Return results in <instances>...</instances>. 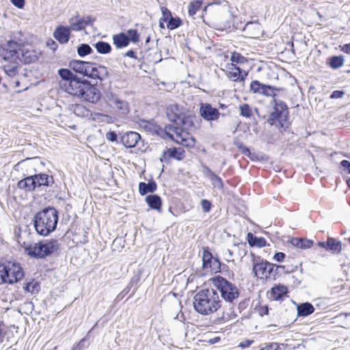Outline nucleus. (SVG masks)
Returning <instances> with one entry per match:
<instances>
[{
    "label": "nucleus",
    "instance_id": "19",
    "mask_svg": "<svg viewBox=\"0 0 350 350\" xmlns=\"http://www.w3.org/2000/svg\"><path fill=\"white\" fill-rule=\"evenodd\" d=\"M167 154L169 158L175 159L178 161L183 160L185 157V151L182 147H174L167 148L163 152V156L160 158L161 162L166 161V155Z\"/></svg>",
    "mask_w": 350,
    "mask_h": 350
},
{
    "label": "nucleus",
    "instance_id": "52",
    "mask_svg": "<svg viewBox=\"0 0 350 350\" xmlns=\"http://www.w3.org/2000/svg\"><path fill=\"white\" fill-rule=\"evenodd\" d=\"M162 17L161 21L167 22L172 17L171 11L165 7H161Z\"/></svg>",
    "mask_w": 350,
    "mask_h": 350
},
{
    "label": "nucleus",
    "instance_id": "64",
    "mask_svg": "<svg viewBox=\"0 0 350 350\" xmlns=\"http://www.w3.org/2000/svg\"><path fill=\"white\" fill-rule=\"evenodd\" d=\"M341 51L345 53L350 54V42L345 44L341 47Z\"/></svg>",
    "mask_w": 350,
    "mask_h": 350
},
{
    "label": "nucleus",
    "instance_id": "51",
    "mask_svg": "<svg viewBox=\"0 0 350 350\" xmlns=\"http://www.w3.org/2000/svg\"><path fill=\"white\" fill-rule=\"evenodd\" d=\"M234 144L241 152L242 154L248 157H250L251 152L250 149L247 146H244L242 142L239 141H234Z\"/></svg>",
    "mask_w": 350,
    "mask_h": 350
},
{
    "label": "nucleus",
    "instance_id": "36",
    "mask_svg": "<svg viewBox=\"0 0 350 350\" xmlns=\"http://www.w3.org/2000/svg\"><path fill=\"white\" fill-rule=\"evenodd\" d=\"M345 58L342 55L332 56L328 59L327 64L333 69H338L344 64Z\"/></svg>",
    "mask_w": 350,
    "mask_h": 350
},
{
    "label": "nucleus",
    "instance_id": "4",
    "mask_svg": "<svg viewBox=\"0 0 350 350\" xmlns=\"http://www.w3.org/2000/svg\"><path fill=\"white\" fill-rule=\"evenodd\" d=\"M273 106V111L267 122L271 125H275L278 129H285L287 126L286 123L289 117L288 107L283 100L274 98L271 101Z\"/></svg>",
    "mask_w": 350,
    "mask_h": 350
},
{
    "label": "nucleus",
    "instance_id": "21",
    "mask_svg": "<svg viewBox=\"0 0 350 350\" xmlns=\"http://www.w3.org/2000/svg\"><path fill=\"white\" fill-rule=\"evenodd\" d=\"M58 74L61 77V80L59 82V85L62 90L66 87L68 83H69L71 80H74L76 77H77V75L73 74V72L68 68L59 69Z\"/></svg>",
    "mask_w": 350,
    "mask_h": 350
},
{
    "label": "nucleus",
    "instance_id": "46",
    "mask_svg": "<svg viewBox=\"0 0 350 350\" xmlns=\"http://www.w3.org/2000/svg\"><path fill=\"white\" fill-rule=\"evenodd\" d=\"M202 1L196 0L189 3L188 7V12L189 16H192L195 15L197 11L201 8Z\"/></svg>",
    "mask_w": 350,
    "mask_h": 350
},
{
    "label": "nucleus",
    "instance_id": "23",
    "mask_svg": "<svg viewBox=\"0 0 350 350\" xmlns=\"http://www.w3.org/2000/svg\"><path fill=\"white\" fill-rule=\"evenodd\" d=\"M167 116L168 119L172 122H174L176 126H178L181 118L183 116V114L182 112H180L178 106L177 105L171 106L170 108L167 109Z\"/></svg>",
    "mask_w": 350,
    "mask_h": 350
},
{
    "label": "nucleus",
    "instance_id": "45",
    "mask_svg": "<svg viewBox=\"0 0 350 350\" xmlns=\"http://www.w3.org/2000/svg\"><path fill=\"white\" fill-rule=\"evenodd\" d=\"M183 24L182 20L179 17H172L170 20L167 22V27L170 30H173L178 28Z\"/></svg>",
    "mask_w": 350,
    "mask_h": 350
},
{
    "label": "nucleus",
    "instance_id": "32",
    "mask_svg": "<svg viewBox=\"0 0 350 350\" xmlns=\"http://www.w3.org/2000/svg\"><path fill=\"white\" fill-rule=\"evenodd\" d=\"M327 251H331L333 253H340L342 250L341 243L340 241L334 238H328L326 243Z\"/></svg>",
    "mask_w": 350,
    "mask_h": 350
},
{
    "label": "nucleus",
    "instance_id": "1",
    "mask_svg": "<svg viewBox=\"0 0 350 350\" xmlns=\"http://www.w3.org/2000/svg\"><path fill=\"white\" fill-rule=\"evenodd\" d=\"M221 300L216 290L205 288L199 291L193 297L194 310L202 315H209L221 307Z\"/></svg>",
    "mask_w": 350,
    "mask_h": 350
},
{
    "label": "nucleus",
    "instance_id": "53",
    "mask_svg": "<svg viewBox=\"0 0 350 350\" xmlns=\"http://www.w3.org/2000/svg\"><path fill=\"white\" fill-rule=\"evenodd\" d=\"M106 97L109 105L111 107H113L120 100L116 95L112 93L107 94Z\"/></svg>",
    "mask_w": 350,
    "mask_h": 350
},
{
    "label": "nucleus",
    "instance_id": "56",
    "mask_svg": "<svg viewBox=\"0 0 350 350\" xmlns=\"http://www.w3.org/2000/svg\"><path fill=\"white\" fill-rule=\"evenodd\" d=\"M266 350H283L280 347V345L277 342H270L265 347Z\"/></svg>",
    "mask_w": 350,
    "mask_h": 350
},
{
    "label": "nucleus",
    "instance_id": "49",
    "mask_svg": "<svg viewBox=\"0 0 350 350\" xmlns=\"http://www.w3.org/2000/svg\"><path fill=\"white\" fill-rule=\"evenodd\" d=\"M273 273H274V280L275 279L276 276L282 272L284 273H291L294 271V269L291 268L289 269L288 267H286L285 265H277L275 264V267L273 268Z\"/></svg>",
    "mask_w": 350,
    "mask_h": 350
},
{
    "label": "nucleus",
    "instance_id": "7",
    "mask_svg": "<svg viewBox=\"0 0 350 350\" xmlns=\"http://www.w3.org/2000/svg\"><path fill=\"white\" fill-rule=\"evenodd\" d=\"M165 129L174 131L177 137H180L181 145L186 147H193L195 145V139L193 137L186 139L182 136L181 133L183 130L193 131L198 129V126L195 123V117L183 114L178 126L169 125Z\"/></svg>",
    "mask_w": 350,
    "mask_h": 350
},
{
    "label": "nucleus",
    "instance_id": "22",
    "mask_svg": "<svg viewBox=\"0 0 350 350\" xmlns=\"http://www.w3.org/2000/svg\"><path fill=\"white\" fill-rule=\"evenodd\" d=\"M35 178L36 185L37 187H51L54 184V178L53 176L49 175L45 173H39L33 175Z\"/></svg>",
    "mask_w": 350,
    "mask_h": 350
},
{
    "label": "nucleus",
    "instance_id": "39",
    "mask_svg": "<svg viewBox=\"0 0 350 350\" xmlns=\"http://www.w3.org/2000/svg\"><path fill=\"white\" fill-rule=\"evenodd\" d=\"M213 258L214 257L210 252L209 248L208 247H204L202 253V267L204 269H207L208 265H209Z\"/></svg>",
    "mask_w": 350,
    "mask_h": 350
},
{
    "label": "nucleus",
    "instance_id": "48",
    "mask_svg": "<svg viewBox=\"0 0 350 350\" xmlns=\"http://www.w3.org/2000/svg\"><path fill=\"white\" fill-rule=\"evenodd\" d=\"M207 269H209L211 271L217 273L220 271L221 262L217 258H214L213 260L208 265Z\"/></svg>",
    "mask_w": 350,
    "mask_h": 350
},
{
    "label": "nucleus",
    "instance_id": "16",
    "mask_svg": "<svg viewBox=\"0 0 350 350\" xmlns=\"http://www.w3.org/2000/svg\"><path fill=\"white\" fill-rule=\"evenodd\" d=\"M141 135L135 131H127L122 134L120 140L122 144L126 148H134L141 141Z\"/></svg>",
    "mask_w": 350,
    "mask_h": 350
},
{
    "label": "nucleus",
    "instance_id": "13",
    "mask_svg": "<svg viewBox=\"0 0 350 350\" xmlns=\"http://www.w3.org/2000/svg\"><path fill=\"white\" fill-rule=\"evenodd\" d=\"M199 113L204 120L208 122L217 120L221 115L217 108L213 107L211 104L208 103L200 104ZM221 116H225V114H221Z\"/></svg>",
    "mask_w": 350,
    "mask_h": 350
},
{
    "label": "nucleus",
    "instance_id": "59",
    "mask_svg": "<svg viewBox=\"0 0 350 350\" xmlns=\"http://www.w3.org/2000/svg\"><path fill=\"white\" fill-rule=\"evenodd\" d=\"M345 94V92L342 90H335L332 92L330 98H342Z\"/></svg>",
    "mask_w": 350,
    "mask_h": 350
},
{
    "label": "nucleus",
    "instance_id": "60",
    "mask_svg": "<svg viewBox=\"0 0 350 350\" xmlns=\"http://www.w3.org/2000/svg\"><path fill=\"white\" fill-rule=\"evenodd\" d=\"M340 166L344 170H346L348 174H350V161L348 160H342L340 163Z\"/></svg>",
    "mask_w": 350,
    "mask_h": 350
},
{
    "label": "nucleus",
    "instance_id": "34",
    "mask_svg": "<svg viewBox=\"0 0 350 350\" xmlns=\"http://www.w3.org/2000/svg\"><path fill=\"white\" fill-rule=\"evenodd\" d=\"M140 127L151 133H157L160 130V127L152 121L141 120L139 122Z\"/></svg>",
    "mask_w": 350,
    "mask_h": 350
},
{
    "label": "nucleus",
    "instance_id": "47",
    "mask_svg": "<svg viewBox=\"0 0 350 350\" xmlns=\"http://www.w3.org/2000/svg\"><path fill=\"white\" fill-rule=\"evenodd\" d=\"M90 346V342L87 336L83 338L78 343L75 344L71 350H85Z\"/></svg>",
    "mask_w": 350,
    "mask_h": 350
},
{
    "label": "nucleus",
    "instance_id": "25",
    "mask_svg": "<svg viewBox=\"0 0 350 350\" xmlns=\"http://www.w3.org/2000/svg\"><path fill=\"white\" fill-rule=\"evenodd\" d=\"M290 243L295 247L306 250L309 249L313 245V241L306 238H292Z\"/></svg>",
    "mask_w": 350,
    "mask_h": 350
},
{
    "label": "nucleus",
    "instance_id": "27",
    "mask_svg": "<svg viewBox=\"0 0 350 350\" xmlns=\"http://www.w3.org/2000/svg\"><path fill=\"white\" fill-rule=\"evenodd\" d=\"M157 185L153 180H150L148 183L141 182L139 183V192L142 196H144L148 193H153L157 190Z\"/></svg>",
    "mask_w": 350,
    "mask_h": 350
},
{
    "label": "nucleus",
    "instance_id": "55",
    "mask_svg": "<svg viewBox=\"0 0 350 350\" xmlns=\"http://www.w3.org/2000/svg\"><path fill=\"white\" fill-rule=\"evenodd\" d=\"M106 139L111 142H118V135L115 131H109L106 134Z\"/></svg>",
    "mask_w": 350,
    "mask_h": 350
},
{
    "label": "nucleus",
    "instance_id": "20",
    "mask_svg": "<svg viewBox=\"0 0 350 350\" xmlns=\"http://www.w3.org/2000/svg\"><path fill=\"white\" fill-rule=\"evenodd\" d=\"M20 58L19 62L24 63L25 64H29L34 63L38 58V53L34 50L25 49L21 44V49H19Z\"/></svg>",
    "mask_w": 350,
    "mask_h": 350
},
{
    "label": "nucleus",
    "instance_id": "15",
    "mask_svg": "<svg viewBox=\"0 0 350 350\" xmlns=\"http://www.w3.org/2000/svg\"><path fill=\"white\" fill-rule=\"evenodd\" d=\"M75 18V21H74V18L70 20V28L72 31H75L84 29L87 25H92L95 21V18L91 16H85L80 18L79 14H77Z\"/></svg>",
    "mask_w": 350,
    "mask_h": 350
},
{
    "label": "nucleus",
    "instance_id": "14",
    "mask_svg": "<svg viewBox=\"0 0 350 350\" xmlns=\"http://www.w3.org/2000/svg\"><path fill=\"white\" fill-rule=\"evenodd\" d=\"M86 81V79H82L77 77L74 80H71L62 90L73 96L79 98L82 90H84L83 88Z\"/></svg>",
    "mask_w": 350,
    "mask_h": 350
},
{
    "label": "nucleus",
    "instance_id": "63",
    "mask_svg": "<svg viewBox=\"0 0 350 350\" xmlns=\"http://www.w3.org/2000/svg\"><path fill=\"white\" fill-rule=\"evenodd\" d=\"M253 342H254V340H245L240 342L239 345V347L242 349H245V348L249 347Z\"/></svg>",
    "mask_w": 350,
    "mask_h": 350
},
{
    "label": "nucleus",
    "instance_id": "54",
    "mask_svg": "<svg viewBox=\"0 0 350 350\" xmlns=\"http://www.w3.org/2000/svg\"><path fill=\"white\" fill-rule=\"evenodd\" d=\"M201 206L204 213H208L211 209L212 204L209 200L203 199L201 200Z\"/></svg>",
    "mask_w": 350,
    "mask_h": 350
},
{
    "label": "nucleus",
    "instance_id": "29",
    "mask_svg": "<svg viewBox=\"0 0 350 350\" xmlns=\"http://www.w3.org/2000/svg\"><path fill=\"white\" fill-rule=\"evenodd\" d=\"M113 43L118 49H122L127 46L129 44L127 36L125 33L121 32L115 34L112 37Z\"/></svg>",
    "mask_w": 350,
    "mask_h": 350
},
{
    "label": "nucleus",
    "instance_id": "61",
    "mask_svg": "<svg viewBox=\"0 0 350 350\" xmlns=\"http://www.w3.org/2000/svg\"><path fill=\"white\" fill-rule=\"evenodd\" d=\"M46 46L53 51H55L58 47L57 44L53 39H49L47 40Z\"/></svg>",
    "mask_w": 350,
    "mask_h": 350
},
{
    "label": "nucleus",
    "instance_id": "57",
    "mask_svg": "<svg viewBox=\"0 0 350 350\" xmlns=\"http://www.w3.org/2000/svg\"><path fill=\"white\" fill-rule=\"evenodd\" d=\"M286 257V254L283 252H276L273 259L278 262H282L284 261V258Z\"/></svg>",
    "mask_w": 350,
    "mask_h": 350
},
{
    "label": "nucleus",
    "instance_id": "2",
    "mask_svg": "<svg viewBox=\"0 0 350 350\" xmlns=\"http://www.w3.org/2000/svg\"><path fill=\"white\" fill-rule=\"evenodd\" d=\"M58 219V211L53 207H46L34 215V228L39 235L46 237L55 230Z\"/></svg>",
    "mask_w": 350,
    "mask_h": 350
},
{
    "label": "nucleus",
    "instance_id": "17",
    "mask_svg": "<svg viewBox=\"0 0 350 350\" xmlns=\"http://www.w3.org/2000/svg\"><path fill=\"white\" fill-rule=\"evenodd\" d=\"M227 68L228 70L226 72V75L229 79L233 81H244L247 76V72L233 63L228 64Z\"/></svg>",
    "mask_w": 350,
    "mask_h": 350
},
{
    "label": "nucleus",
    "instance_id": "33",
    "mask_svg": "<svg viewBox=\"0 0 350 350\" xmlns=\"http://www.w3.org/2000/svg\"><path fill=\"white\" fill-rule=\"evenodd\" d=\"M93 46L96 51L102 55L109 54L112 50L110 44L105 41H98L95 44H93Z\"/></svg>",
    "mask_w": 350,
    "mask_h": 350
},
{
    "label": "nucleus",
    "instance_id": "37",
    "mask_svg": "<svg viewBox=\"0 0 350 350\" xmlns=\"http://www.w3.org/2000/svg\"><path fill=\"white\" fill-rule=\"evenodd\" d=\"M287 293V288L284 285H278L271 288L273 299L279 300Z\"/></svg>",
    "mask_w": 350,
    "mask_h": 350
},
{
    "label": "nucleus",
    "instance_id": "41",
    "mask_svg": "<svg viewBox=\"0 0 350 350\" xmlns=\"http://www.w3.org/2000/svg\"><path fill=\"white\" fill-rule=\"evenodd\" d=\"M113 107L116 108L122 115H127L129 113V106L125 100L120 99Z\"/></svg>",
    "mask_w": 350,
    "mask_h": 350
},
{
    "label": "nucleus",
    "instance_id": "6",
    "mask_svg": "<svg viewBox=\"0 0 350 350\" xmlns=\"http://www.w3.org/2000/svg\"><path fill=\"white\" fill-rule=\"evenodd\" d=\"M214 286L220 292L221 297L226 302L234 305V301L237 299L240 292L237 286L221 276L213 278Z\"/></svg>",
    "mask_w": 350,
    "mask_h": 350
},
{
    "label": "nucleus",
    "instance_id": "31",
    "mask_svg": "<svg viewBox=\"0 0 350 350\" xmlns=\"http://www.w3.org/2000/svg\"><path fill=\"white\" fill-rule=\"evenodd\" d=\"M23 288L25 292L30 293L32 295L38 294L40 291V284L39 282L31 280L24 283Z\"/></svg>",
    "mask_w": 350,
    "mask_h": 350
},
{
    "label": "nucleus",
    "instance_id": "5",
    "mask_svg": "<svg viewBox=\"0 0 350 350\" xmlns=\"http://www.w3.org/2000/svg\"><path fill=\"white\" fill-rule=\"evenodd\" d=\"M24 277V271L18 262L0 261V284L16 283Z\"/></svg>",
    "mask_w": 350,
    "mask_h": 350
},
{
    "label": "nucleus",
    "instance_id": "30",
    "mask_svg": "<svg viewBox=\"0 0 350 350\" xmlns=\"http://www.w3.org/2000/svg\"><path fill=\"white\" fill-rule=\"evenodd\" d=\"M247 241L251 247H262L266 245L267 241L263 237H258L252 232L247 234Z\"/></svg>",
    "mask_w": 350,
    "mask_h": 350
},
{
    "label": "nucleus",
    "instance_id": "50",
    "mask_svg": "<svg viewBox=\"0 0 350 350\" xmlns=\"http://www.w3.org/2000/svg\"><path fill=\"white\" fill-rule=\"evenodd\" d=\"M230 60L237 64H244L247 62L246 57H243L241 54L234 52L232 53Z\"/></svg>",
    "mask_w": 350,
    "mask_h": 350
},
{
    "label": "nucleus",
    "instance_id": "62",
    "mask_svg": "<svg viewBox=\"0 0 350 350\" xmlns=\"http://www.w3.org/2000/svg\"><path fill=\"white\" fill-rule=\"evenodd\" d=\"M12 3L16 8L21 9L25 6V0H10Z\"/></svg>",
    "mask_w": 350,
    "mask_h": 350
},
{
    "label": "nucleus",
    "instance_id": "38",
    "mask_svg": "<svg viewBox=\"0 0 350 350\" xmlns=\"http://www.w3.org/2000/svg\"><path fill=\"white\" fill-rule=\"evenodd\" d=\"M206 169L207 170L208 176L212 182L213 185L218 189H223L224 183L221 178L217 175H216L208 167H206Z\"/></svg>",
    "mask_w": 350,
    "mask_h": 350
},
{
    "label": "nucleus",
    "instance_id": "35",
    "mask_svg": "<svg viewBox=\"0 0 350 350\" xmlns=\"http://www.w3.org/2000/svg\"><path fill=\"white\" fill-rule=\"evenodd\" d=\"M19 62H8V64L3 65V70L10 77L16 76L18 73V68L19 66Z\"/></svg>",
    "mask_w": 350,
    "mask_h": 350
},
{
    "label": "nucleus",
    "instance_id": "11",
    "mask_svg": "<svg viewBox=\"0 0 350 350\" xmlns=\"http://www.w3.org/2000/svg\"><path fill=\"white\" fill-rule=\"evenodd\" d=\"M250 89L254 94L271 96L273 99L276 98L275 92L282 90V88H280L262 83L257 80H254L250 83Z\"/></svg>",
    "mask_w": 350,
    "mask_h": 350
},
{
    "label": "nucleus",
    "instance_id": "3",
    "mask_svg": "<svg viewBox=\"0 0 350 350\" xmlns=\"http://www.w3.org/2000/svg\"><path fill=\"white\" fill-rule=\"evenodd\" d=\"M69 66L75 72L92 79L103 81L109 77L108 68L96 63L75 59L70 62Z\"/></svg>",
    "mask_w": 350,
    "mask_h": 350
},
{
    "label": "nucleus",
    "instance_id": "12",
    "mask_svg": "<svg viewBox=\"0 0 350 350\" xmlns=\"http://www.w3.org/2000/svg\"><path fill=\"white\" fill-rule=\"evenodd\" d=\"M83 89L84 90H82L79 98L91 103H96L100 99L101 94L100 90L88 80Z\"/></svg>",
    "mask_w": 350,
    "mask_h": 350
},
{
    "label": "nucleus",
    "instance_id": "43",
    "mask_svg": "<svg viewBox=\"0 0 350 350\" xmlns=\"http://www.w3.org/2000/svg\"><path fill=\"white\" fill-rule=\"evenodd\" d=\"M93 53V49L88 44H81L77 47V53L80 57H85Z\"/></svg>",
    "mask_w": 350,
    "mask_h": 350
},
{
    "label": "nucleus",
    "instance_id": "44",
    "mask_svg": "<svg viewBox=\"0 0 350 350\" xmlns=\"http://www.w3.org/2000/svg\"><path fill=\"white\" fill-rule=\"evenodd\" d=\"M125 33L127 36V39L129 40V43L131 42L137 43L139 41V34L137 29H130Z\"/></svg>",
    "mask_w": 350,
    "mask_h": 350
},
{
    "label": "nucleus",
    "instance_id": "18",
    "mask_svg": "<svg viewBox=\"0 0 350 350\" xmlns=\"http://www.w3.org/2000/svg\"><path fill=\"white\" fill-rule=\"evenodd\" d=\"M70 26L59 25L53 32V37L61 44H66L69 41L70 36Z\"/></svg>",
    "mask_w": 350,
    "mask_h": 350
},
{
    "label": "nucleus",
    "instance_id": "8",
    "mask_svg": "<svg viewBox=\"0 0 350 350\" xmlns=\"http://www.w3.org/2000/svg\"><path fill=\"white\" fill-rule=\"evenodd\" d=\"M59 248L57 241L51 239L50 241H42L30 245L25 248L29 256L36 258H44L52 254Z\"/></svg>",
    "mask_w": 350,
    "mask_h": 350
},
{
    "label": "nucleus",
    "instance_id": "24",
    "mask_svg": "<svg viewBox=\"0 0 350 350\" xmlns=\"http://www.w3.org/2000/svg\"><path fill=\"white\" fill-rule=\"evenodd\" d=\"M17 187L20 189H23L26 191H33L36 189L35 178L33 175L29 176L21 180L17 183Z\"/></svg>",
    "mask_w": 350,
    "mask_h": 350
},
{
    "label": "nucleus",
    "instance_id": "9",
    "mask_svg": "<svg viewBox=\"0 0 350 350\" xmlns=\"http://www.w3.org/2000/svg\"><path fill=\"white\" fill-rule=\"evenodd\" d=\"M274 267L275 264L258 258V260H254L253 272L259 278L274 280Z\"/></svg>",
    "mask_w": 350,
    "mask_h": 350
},
{
    "label": "nucleus",
    "instance_id": "26",
    "mask_svg": "<svg viewBox=\"0 0 350 350\" xmlns=\"http://www.w3.org/2000/svg\"><path fill=\"white\" fill-rule=\"evenodd\" d=\"M145 200L151 208L161 211L162 200L159 196L157 194H150L146 197Z\"/></svg>",
    "mask_w": 350,
    "mask_h": 350
},
{
    "label": "nucleus",
    "instance_id": "10",
    "mask_svg": "<svg viewBox=\"0 0 350 350\" xmlns=\"http://www.w3.org/2000/svg\"><path fill=\"white\" fill-rule=\"evenodd\" d=\"M19 49H21V43L10 40L0 50V55L8 62H18Z\"/></svg>",
    "mask_w": 350,
    "mask_h": 350
},
{
    "label": "nucleus",
    "instance_id": "40",
    "mask_svg": "<svg viewBox=\"0 0 350 350\" xmlns=\"http://www.w3.org/2000/svg\"><path fill=\"white\" fill-rule=\"evenodd\" d=\"M239 109V114L243 117L250 118L253 115L252 107L250 106V105L247 103L240 105Z\"/></svg>",
    "mask_w": 350,
    "mask_h": 350
},
{
    "label": "nucleus",
    "instance_id": "42",
    "mask_svg": "<svg viewBox=\"0 0 350 350\" xmlns=\"http://www.w3.org/2000/svg\"><path fill=\"white\" fill-rule=\"evenodd\" d=\"M74 113L79 117H88L90 111L82 105H76L73 109Z\"/></svg>",
    "mask_w": 350,
    "mask_h": 350
},
{
    "label": "nucleus",
    "instance_id": "28",
    "mask_svg": "<svg viewBox=\"0 0 350 350\" xmlns=\"http://www.w3.org/2000/svg\"><path fill=\"white\" fill-rule=\"evenodd\" d=\"M297 316L307 317L314 312V306L309 302L297 305Z\"/></svg>",
    "mask_w": 350,
    "mask_h": 350
},
{
    "label": "nucleus",
    "instance_id": "58",
    "mask_svg": "<svg viewBox=\"0 0 350 350\" xmlns=\"http://www.w3.org/2000/svg\"><path fill=\"white\" fill-rule=\"evenodd\" d=\"M249 299H244L243 300L241 301L238 304V309L239 310V312H241L243 310H244L248 306Z\"/></svg>",
    "mask_w": 350,
    "mask_h": 350
}]
</instances>
